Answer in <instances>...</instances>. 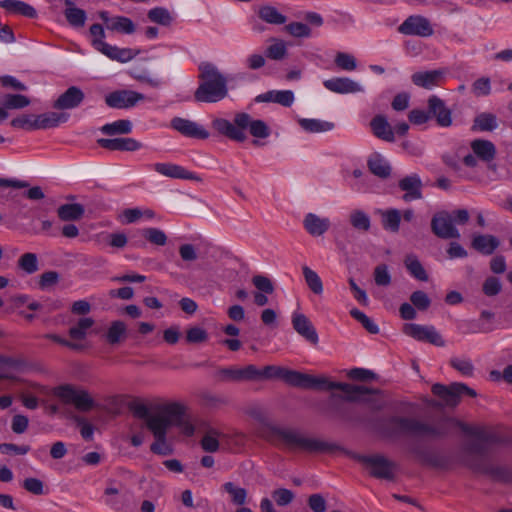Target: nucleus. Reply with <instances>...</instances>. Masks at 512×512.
<instances>
[{"mask_svg": "<svg viewBox=\"0 0 512 512\" xmlns=\"http://www.w3.org/2000/svg\"><path fill=\"white\" fill-rule=\"evenodd\" d=\"M387 427L396 433L432 439L446 436L459 428L472 438L463 447L467 466L497 480H512V466L496 463L491 459L493 447L499 442V437L482 427L470 426L451 417H442L436 422L427 423L400 416L390 417Z\"/></svg>", "mask_w": 512, "mask_h": 512, "instance_id": "obj_1", "label": "nucleus"}, {"mask_svg": "<svg viewBox=\"0 0 512 512\" xmlns=\"http://www.w3.org/2000/svg\"><path fill=\"white\" fill-rule=\"evenodd\" d=\"M264 379H282L288 385L302 389L341 390L344 395L333 394V397H339L348 402L366 401L364 396L374 392L365 386L334 382L326 377H315L276 365H267L261 369V380Z\"/></svg>", "mask_w": 512, "mask_h": 512, "instance_id": "obj_2", "label": "nucleus"}, {"mask_svg": "<svg viewBox=\"0 0 512 512\" xmlns=\"http://www.w3.org/2000/svg\"><path fill=\"white\" fill-rule=\"evenodd\" d=\"M212 127L221 135L236 142H244L247 139L245 133H249L255 138H267L270 135V128L260 119H253L248 113H237L233 122L224 118H216L212 121Z\"/></svg>", "mask_w": 512, "mask_h": 512, "instance_id": "obj_3", "label": "nucleus"}, {"mask_svg": "<svg viewBox=\"0 0 512 512\" xmlns=\"http://www.w3.org/2000/svg\"><path fill=\"white\" fill-rule=\"evenodd\" d=\"M198 70L200 83L194 92L195 101L216 103L227 97V79L213 63L201 62Z\"/></svg>", "mask_w": 512, "mask_h": 512, "instance_id": "obj_4", "label": "nucleus"}, {"mask_svg": "<svg viewBox=\"0 0 512 512\" xmlns=\"http://www.w3.org/2000/svg\"><path fill=\"white\" fill-rule=\"evenodd\" d=\"M271 434L273 440L283 442L290 449H299L310 453H332L337 449L335 444L305 437L302 433L293 429L273 427Z\"/></svg>", "mask_w": 512, "mask_h": 512, "instance_id": "obj_5", "label": "nucleus"}, {"mask_svg": "<svg viewBox=\"0 0 512 512\" xmlns=\"http://www.w3.org/2000/svg\"><path fill=\"white\" fill-rule=\"evenodd\" d=\"M171 426L183 427L188 435H192L194 432V427L185 421V414H179L176 420H173L172 417L168 420L159 417L153 418L148 423V429L155 438V442L151 445L152 452L160 455L168 454L166 435Z\"/></svg>", "mask_w": 512, "mask_h": 512, "instance_id": "obj_6", "label": "nucleus"}, {"mask_svg": "<svg viewBox=\"0 0 512 512\" xmlns=\"http://www.w3.org/2000/svg\"><path fill=\"white\" fill-rule=\"evenodd\" d=\"M131 409L136 417L145 420L144 426L147 428L149 421L153 418L168 420L172 417L176 420L179 414H185V407L176 402L160 405L154 413H151L145 404H135Z\"/></svg>", "mask_w": 512, "mask_h": 512, "instance_id": "obj_7", "label": "nucleus"}, {"mask_svg": "<svg viewBox=\"0 0 512 512\" xmlns=\"http://www.w3.org/2000/svg\"><path fill=\"white\" fill-rule=\"evenodd\" d=\"M360 462L369 472V475L376 478L392 479L397 477L398 466L381 455L360 456Z\"/></svg>", "mask_w": 512, "mask_h": 512, "instance_id": "obj_8", "label": "nucleus"}, {"mask_svg": "<svg viewBox=\"0 0 512 512\" xmlns=\"http://www.w3.org/2000/svg\"><path fill=\"white\" fill-rule=\"evenodd\" d=\"M55 395L65 404L74 405L79 411H89L95 405V402L88 391L75 388L71 385L58 387Z\"/></svg>", "mask_w": 512, "mask_h": 512, "instance_id": "obj_9", "label": "nucleus"}, {"mask_svg": "<svg viewBox=\"0 0 512 512\" xmlns=\"http://www.w3.org/2000/svg\"><path fill=\"white\" fill-rule=\"evenodd\" d=\"M403 35L430 37L434 34L433 26L428 18L422 15H410L397 28Z\"/></svg>", "mask_w": 512, "mask_h": 512, "instance_id": "obj_10", "label": "nucleus"}, {"mask_svg": "<svg viewBox=\"0 0 512 512\" xmlns=\"http://www.w3.org/2000/svg\"><path fill=\"white\" fill-rule=\"evenodd\" d=\"M432 232L441 239H458L460 232L453 223L452 215L447 211H440L431 219Z\"/></svg>", "mask_w": 512, "mask_h": 512, "instance_id": "obj_11", "label": "nucleus"}, {"mask_svg": "<svg viewBox=\"0 0 512 512\" xmlns=\"http://www.w3.org/2000/svg\"><path fill=\"white\" fill-rule=\"evenodd\" d=\"M404 332L406 335L418 341L428 342L438 347H443L445 345V341L442 336L433 326H423L414 323L405 324Z\"/></svg>", "mask_w": 512, "mask_h": 512, "instance_id": "obj_12", "label": "nucleus"}, {"mask_svg": "<svg viewBox=\"0 0 512 512\" xmlns=\"http://www.w3.org/2000/svg\"><path fill=\"white\" fill-rule=\"evenodd\" d=\"M145 99V95L133 90H117L105 97V103L110 108L128 109Z\"/></svg>", "mask_w": 512, "mask_h": 512, "instance_id": "obj_13", "label": "nucleus"}, {"mask_svg": "<svg viewBox=\"0 0 512 512\" xmlns=\"http://www.w3.org/2000/svg\"><path fill=\"white\" fill-rule=\"evenodd\" d=\"M170 125L174 130L188 138L205 140L210 136L202 125L186 118L174 117Z\"/></svg>", "mask_w": 512, "mask_h": 512, "instance_id": "obj_14", "label": "nucleus"}, {"mask_svg": "<svg viewBox=\"0 0 512 512\" xmlns=\"http://www.w3.org/2000/svg\"><path fill=\"white\" fill-rule=\"evenodd\" d=\"M430 119L434 118L440 127H450L452 125V111L446 106L445 102L436 95H432L427 100Z\"/></svg>", "mask_w": 512, "mask_h": 512, "instance_id": "obj_15", "label": "nucleus"}, {"mask_svg": "<svg viewBox=\"0 0 512 512\" xmlns=\"http://www.w3.org/2000/svg\"><path fill=\"white\" fill-rule=\"evenodd\" d=\"M291 322H292L293 329L301 337H303L306 341H308L312 345L318 344V342H319L318 333H317L314 325L312 324V322L306 315H304L302 313L294 312L292 314Z\"/></svg>", "mask_w": 512, "mask_h": 512, "instance_id": "obj_16", "label": "nucleus"}, {"mask_svg": "<svg viewBox=\"0 0 512 512\" xmlns=\"http://www.w3.org/2000/svg\"><path fill=\"white\" fill-rule=\"evenodd\" d=\"M456 383L451 385H443L436 383L432 386V393L437 396L442 402L430 401L429 405L439 407L442 405L455 407L459 403L458 389H455Z\"/></svg>", "mask_w": 512, "mask_h": 512, "instance_id": "obj_17", "label": "nucleus"}, {"mask_svg": "<svg viewBox=\"0 0 512 512\" xmlns=\"http://www.w3.org/2000/svg\"><path fill=\"white\" fill-rule=\"evenodd\" d=\"M85 99L84 92L77 86H70L53 103L58 110H71L79 107Z\"/></svg>", "mask_w": 512, "mask_h": 512, "instance_id": "obj_18", "label": "nucleus"}, {"mask_svg": "<svg viewBox=\"0 0 512 512\" xmlns=\"http://www.w3.org/2000/svg\"><path fill=\"white\" fill-rule=\"evenodd\" d=\"M153 169L166 177L174 178V179H184V180H196L200 181V177L196 174L186 170L184 167L172 164V163H155L153 165Z\"/></svg>", "mask_w": 512, "mask_h": 512, "instance_id": "obj_19", "label": "nucleus"}, {"mask_svg": "<svg viewBox=\"0 0 512 512\" xmlns=\"http://www.w3.org/2000/svg\"><path fill=\"white\" fill-rule=\"evenodd\" d=\"M323 85L329 91L338 94L357 93L363 91V88L359 83L347 77L327 79L323 82Z\"/></svg>", "mask_w": 512, "mask_h": 512, "instance_id": "obj_20", "label": "nucleus"}, {"mask_svg": "<svg viewBox=\"0 0 512 512\" xmlns=\"http://www.w3.org/2000/svg\"><path fill=\"white\" fill-rule=\"evenodd\" d=\"M399 188L406 193L403 200L408 202L422 198V181L417 174H411L402 178L398 183Z\"/></svg>", "mask_w": 512, "mask_h": 512, "instance_id": "obj_21", "label": "nucleus"}, {"mask_svg": "<svg viewBox=\"0 0 512 512\" xmlns=\"http://www.w3.org/2000/svg\"><path fill=\"white\" fill-rule=\"evenodd\" d=\"M97 143L110 151H136L142 148V144L133 138H100Z\"/></svg>", "mask_w": 512, "mask_h": 512, "instance_id": "obj_22", "label": "nucleus"}, {"mask_svg": "<svg viewBox=\"0 0 512 512\" xmlns=\"http://www.w3.org/2000/svg\"><path fill=\"white\" fill-rule=\"evenodd\" d=\"M499 239L491 234H474L472 236L471 247L482 255H492L499 247Z\"/></svg>", "mask_w": 512, "mask_h": 512, "instance_id": "obj_23", "label": "nucleus"}, {"mask_svg": "<svg viewBox=\"0 0 512 512\" xmlns=\"http://www.w3.org/2000/svg\"><path fill=\"white\" fill-rule=\"evenodd\" d=\"M99 16L109 30L118 31L124 34H131L135 31V25L128 17L116 16L110 18L107 11H101Z\"/></svg>", "mask_w": 512, "mask_h": 512, "instance_id": "obj_24", "label": "nucleus"}, {"mask_svg": "<svg viewBox=\"0 0 512 512\" xmlns=\"http://www.w3.org/2000/svg\"><path fill=\"white\" fill-rule=\"evenodd\" d=\"M370 127L373 135L378 139H381L386 142L395 141V134L393 128L389 124L387 118L384 115L378 114L375 117H373L372 120L370 121Z\"/></svg>", "mask_w": 512, "mask_h": 512, "instance_id": "obj_25", "label": "nucleus"}, {"mask_svg": "<svg viewBox=\"0 0 512 512\" xmlns=\"http://www.w3.org/2000/svg\"><path fill=\"white\" fill-rule=\"evenodd\" d=\"M303 226L312 236H322L330 227L328 218H321L314 213H308L303 220Z\"/></svg>", "mask_w": 512, "mask_h": 512, "instance_id": "obj_26", "label": "nucleus"}, {"mask_svg": "<svg viewBox=\"0 0 512 512\" xmlns=\"http://www.w3.org/2000/svg\"><path fill=\"white\" fill-rule=\"evenodd\" d=\"M443 77L441 70L421 71L416 72L411 76L413 84L418 87L425 89H431L439 85L440 80Z\"/></svg>", "mask_w": 512, "mask_h": 512, "instance_id": "obj_27", "label": "nucleus"}, {"mask_svg": "<svg viewBox=\"0 0 512 512\" xmlns=\"http://www.w3.org/2000/svg\"><path fill=\"white\" fill-rule=\"evenodd\" d=\"M0 7L9 13L21 15L31 19L37 16L36 9L21 0H1Z\"/></svg>", "mask_w": 512, "mask_h": 512, "instance_id": "obj_28", "label": "nucleus"}, {"mask_svg": "<svg viewBox=\"0 0 512 512\" xmlns=\"http://www.w3.org/2000/svg\"><path fill=\"white\" fill-rule=\"evenodd\" d=\"M69 115L66 113L47 112L35 116L34 126L38 129H49L57 127L61 123L68 120Z\"/></svg>", "mask_w": 512, "mask_h": 512, "instance_id": "obj_29", "label": "nucleus"}, {"mask_svg": "<svg viewBox=\"0 0 512 512\" xmlns=\"http://www.w3.org/2000/svg\"><path fill=\"white\" fill-rule=\"evenodd\" d=\"M256 102H274L284 107H290L294 102V94L291 90L268 91L256 97Z\"/></svg>", "mask_w": 512, "mask_h": 512, "instance_id": "obj_30", "label": "nucleus"}, {"mask_svg": "<svg viewBox=\"0 0 512 512\" xmlns=\"http://www.w3.org/2000/svg\"><path fill=\"white\" fill-rule=\"evenodd\" d=\"M256 12L259 19L271 25H282L287 21V17L284 14L269 4L260 5Z\"/></svg>", "mask_w": 512, "mask_h": 512, "instance_id": "obj_31", "label": "nucleus"}, {"mask_svg": "<svg viewBox=\"0 0 512 512\" xmlns=\"http://www.w3.org/2000/svg\"><path fill=\"white\" fill-rule=\"evenodd\" d=\"M367 166L372 174L386 179L391 174V167L387 160L379 153H373L369 156Z\"/></svg>", "mask_w": 512, "mask_h": 512, "instance_id": "obj_32", "label": "nucleus"}, {"mask_svg": "<svg viewBox=\"0 0 512 512\" xmlns=\"http://www.w3.org/2000/svg\"><path fill=\"white\" fill-rule=\"evenodd\" d=\"M63 3L66 6L64 15L67 22L76 28L83 27L87 19L86 12L83 9L75 7L72 0H63Z\"/></svg>", "mask_w": 512, "mask_h": 512, "instance_id": "obj_33", "label": "nucleus"}, {"mask_svg": "<svg viewBox=\"0 0 512 512\" xmlns=\"http://www.w3.org/2000/svg\"><path fill=\"white\" fill-rule=\"evenodd\" d=\"M498 127V120L496 115L489 112H482L478 114L471 126L473 132H490Z\"/></svg>", "mask_w": 512, "mask_h": 512, "instance_id": "obj_34", "label": "nucleus"}, {"mask_svg": "<svg viewBox=\"0 0 512 512\" xmlns=\"http://www.w3.org/2000/svg\"><path fill=\"white\" fill-rule=\"evenodd\" d=\"M471 149L477 157L487 162L493 160L496 154V148L489 140L475 139L471 142Z\"/></svg>", "mask_w": 512, "mask_h": 512, "instance_id": "obj_35", "label": "nucleus"}, {"mask_svg": "<svg viewBox=\"0 0 512 512\" xmlns=\"http://www.w3.org/2000/svg\"><path fill=\"white\" fill-rule=\"evenodd\" d=\"M85 209L79 203L63 204L58 207L57 214L62 221H76L83 217Z\"/></svg>", "mask_w": 512, "mask_h": 512, "instance_id": "obj_36", "label": "nucleus"}, {"mask_svg": "<svg viewBox=\"0 0 512 512\" xmlns=\"http://www.w3.org/2000/svg\"><path fill=\"white\" fill-rule=\"evenodd\" d=\"M404 265L412 277L419 281H428V274L416 255H407Z\"/></svg>", "mask_w": 512, "mask_h": 512, "instance_id": "obj_37", "label": "nucleus"}, {"mask_svg": "<svg viewBox=\"0 0 512 512\" xmlns=\"http://www.w3.org/2000/svg\"><path fill=\"white\" fill-rule=\"evenodd\" d=\"M94 325V320L91 317H83L78 322L69 328L68 334L73 340H84L88 334V330Z\"/></svg>", "mask_w": 512, "mask_h": 512, "instance_id": "obj_38", "label": "nucleus"}, {"mask_svg": "<svg viewBox=\"0 0 512 512\" xmlns=\"http://www.w3.org/2000/svg\"><path fill=\"white\" fill-rule=\"evenodd\" d=\"M351 226L359 232H368L371 228V219L367 213L362 210H353L349 215Z\"/></svg>", "mask_w": 512, "mask_h": 512, "instance_id": "obj_39", "label": "nucleus"}, {"mask_svg": "<svg viewBox=\"0 0 512 512\" xmlns=\"http://www.w3.org/2000/svg\"><path fill=\"white\" fill-rule=\"evenodd\" d=\"M299 125L310 133L327 132L334 128V123L319 119L303 118L299 120Z\"/></svg>", "mask_w": 512, "mask_h": 512, "instance_id": "obj_40", "label": "nucleus"}, {"mask_svg": "<svg viewBox=\"0 0 512 512\" xmlns=\"http://www.w3.org/2000/svg\"><path fill=\"white\" fill-rule=\"evenodd\" d=\"M131 131L132 123L130 120L126 119L117 120L101 127V132L109 136L116 134H129Z\"/></svg>", "mask_w": 512, "mask_h": 512, "instance_id": "obj_41", "label": "nucleus"}, {"mask_svg": "<svg viewBox=\"0 0 512 512\" xmlns=\"http://www.w3.org/2000/svg\"><path fill=\"white\" fill-rule=\"evenodd\" d=\"M303 276L309 289L316 295L323 293V283L319 275L308 266L302 267Z\"/></svg>", "mask_w": 512, "mask_h": 512, "instance_id": "obj_42", "label": "nucleus"}, {"mask_svg": "<svg viewBox=\"0 0 512 512\" xmlns=\"http://www.w3.org/2000/svg\"><path fill=\"white\" fill-rule=\"evenodd\" d=\"M401 214L397 209H389L382 213V226L385 230L398 232L400 228Z\"/></svg>", "mask_w": 512, "mask_h": 512, "instance_id": "obj_43", "label": "nucleus"}, {"mask_svg": "<svg viewBox=\"0 0 512 512\" xmlns=\"http://www.w3.org/2000/svg\"><path fill=\"white\" fill-rule=\"evenodd\" d=\"M141 235L151 244L164 246L167 243V235L159 228L149 227L141 230Z\"/></svg>", "mask_w": 512, "mask_h": 512, "instance_id": "obj_44", "label": "nucleus"}, {"mask_svg": "<svg viewBox=\"0 0 512 512\" xmlns=\"http://www.w3.org/2000/svg\"><path fill=\"white\" fill-rule=\"evenodd\" d=\"M18 268L24 271L26 274H33L38 271V258L35 253H24L18 259Z\"/></svg>", "mask_w": 512, "mask_h": 512, "instance_id": "obj_45", "label": "nucleus"}, {"mask_svg": "<svg viewBox=\"0 0 512 512\" xmlns=\"http://www.w3.org/2000/svg\"><path fill=\"white\" fill-rule=\"evenodd\" d=\"M30 104V99L21 94H7L3 99V107L6 109H21Z\"/></svg>", "mask_w": 512, "mask_h": 512, "instance_id": "obj_46", "label": "nucleus"}, {"mask_svg": "<svg viewBox=\"0 0 512 512\" xmlns=\"http://www.w3.org/2000/svg\"><path fill=\"white\" fill-rule=\"evenodd\" d=\"M148 18L150 21L163 26H169L173 20L170 12L164 7H155L149 10Z\"/></svg>", "mask_w": 512, "mask_h": 512, "instance_id": "obj_47", "label": "nucleus"}, {"mask_svg": "<svg viewBox=\"0 0 512 512\" xmlns=\"http://www.w3.org/2000/svg\"><path fill=\"white\" fill-rule=\"evenodd\" d=\"M223 490L231 496V501L235 505H243L246 502V490L234 485L233 482H226L223 485Z\"/></svg>", "mask_w": 512, "mask_h": 512, "instance_id": "obj_48", "label": "nucleus"}, {"mask_svg": "<svg viewBox=\"0 0 512 512\" xmlns=\"http://www.w3.org/2000/svg\"><path fill=\"white\" fill-rule=\"evenodd\" d=\"M350 315L355 319L357 320L358 322H360L362 324V326L371 334H378L379 333V327L378 325L371 319L369 318L365 313H363L362 311H360L359 309L357 308H353L352 310H350Z\"/></svg>", "mask_w": 512, "mask_h": 512, "instance_id": "obj_49", "label": "nucleus"}, {"mask_svg": "<svg viewBox=\"0 0 512 512\" xmlns=\"http://www.w3.org/2000/svg\"><path fill=\"white\" fill-rule=\"evenodd\" d=\"M220 433L215 429H209L201 440V446L206 452H216L219 449V437Z\"/></svg>", "mask_w": 512, "mask_h": 512, "instance_id": "obj_50", "label": "nucleus"}, {"mask_svg": "<svg viewBox=\"0 0 512 512\" xmlns=\"http://www.w3.org/2000/svg\"><path fill=\"white\" fill-rule=\"evenodd\" d=\"M459 328L464 334L488 333L493 330L492 326L480 324L476 320L463 321Z\"/></svg>", "mask_w": 512, "mask_h": 512, "instance_id": "obj_51", "label": "nucleus"}, {"mask_svg": "<svg viewBox=\"0 0 512 512\" xmlns=\"http://www.w3.org/2000/svg\"><path fill=\"white\" fill-rule=\"evenodd\" d=\"M271 497L278 506L284 507L293 502L295 494L289 489L278 488L272 491Z\"/></svg>", "mask_w": 512, "mask_h": 512, "instance_id": "obj_52", "label": "nucleus"}, {"mask_svg": "<svg viewBox=\"0 0 512 512\" xmlns=\"http://www.w3.org/2000/svg\"><path fill=\"white\" fill-rule=\"evenodd\" d=\"M274 43L267 47L266 56L272 60H281L287 54V47L284 41L273 39Z\"/></svg>", "mask_w": 512, "mask_h": 512, "instance_id": "obj_53", "label": "nucleus"}, {"mask_svg": "<svg viewBox=\"0 0 512 512\" xmlns=\"http://www.w3.org/2000/svg\"><path fill=\"white\" fill-rule=\"evenodd\" d=\"M450 365L464 376H472L474 371L473 363L468 358L452 357Z\"/></svg>", "mask_w": 512, "mask_h": 512, "instance_id": "obj_54", "label": "nucleus"}, {"mask_svg": "<svg viewBox=\"0 0 512 512\" xmlns=\"http://www.w3.org/2000/svg\"><path fill=\"white\" fill-rule=\"evenodd\" d=\"M126 333V325L122 321H114L107 332V341L110 344H116Z\"/></svg>", "mask_w": 512, "mask_h": 512, "instance_id": "obj_55", "label": "nucleus"}, {"mask_svg": "<svg viewBox=\"0 0 512 512\" xmlns=\"http://www.w3.org/2000/svg\"><path fill=\"white\" fill-rule=\"evenodd\" d=\"M335 64L342 70L353 71L357 67L356 59L353 55L338 52L335 56Z\"/></svg>", "mask_w": 512, "mask_h": 512, "instance_id": "obj_56", "label": "nucleus"}, {"mask_svg": "<svg viewBox=\"0 0 512 512\" xmlns=\"http://www.w3.org/2000/svg\"><path fill=\"white\" fill-rule=\"evenodd\" d=\"M179 255L183 262L192 263L199 258L198 248L191 243H184L179 246Z\"/></svg>", "mask_w": 512, "mask_h": 512, "instance_id": "obj_57", "label": "nucleus"}, {"mask_svg": "<svg viewBox=\"0 0 512 512\" xmlns=\"http://www.w3.org/2000/svg\"><path fill=\"white\" fill-rule=\"evenodd\" d=\"M285 31L297 38H307L311 36V29L308 25L301 22H291L285 26Z\"/></svg>", "mask_w": 512, "mask_h": 512, "instance_id": "obj_58", "label": "nucleus"}, {"mask_svg": "<svg viewBox=\"0 0 512 512\" xmlns=\"http://www.w3.org/2000/svg\"><path fill=\"white\" fill-rule=\"evenodd\" d=\"M373 275L376 285L386 287L391 284V275L386 264L377 265Z\"/></svg>", "mask_w": 512, "mask_h": 512, "instance_id": "obj_59", "label": "nucleus"}, {"mask_svg": "<svg viewBox=\"0 0 512 512\" xmlns=\"http://www.w3.org/2000/svg\"><path fill=\"white\" fill-rule=\"evenodd\" d=\"M217 374L221 381H232V382L243 381L241 368H237V367L222 368L218 371Z\"/></svg>", "mask_w": 512, "mask_h": 512, "instance_id": "obj_60", "label": "nucleus"}, {"mask_svg": "<svg viewBox=\"0 0 512 512\" xmlns=\"http://www.w3.org/2000/svg\"><path fill=\"white\" fill-rule=\"evenodd\" d=\"M410 301L414 307L421 311L427 310L431 304L428 295L421 290L413 292L410 296Z\"/></svg>", "mask_w": 512, "mask_h": 512, "instance_id": "obj_61", "label": "nucleus"}, {"mask_svg": "<svg viewBox=\"0 0 512 512\" xmlns=\"http://www.w3.org/2000/svg\"><path fill=\"white\" fill-rule=\"evenodd\" d=\"M502 289V284L497 277L490 276L483 283L482 290L486 296H495Z\"/></svg>", "mask_w": 512, "mask_h": 512, "instance_id": "obj_62", "label": "nucleus"}, {"mask_svg": "<svg viewBox=\"0 0 512 512\" xmlns=\"http://www.w3.org/2000/svg\"><path fill=\"white\" fill-rule=\"evenodd\" d=\"M253 285L262 293L272 294L274 292V286L272 281L263 275H255L252 278Z\"/></svg>", "mask_w": 512, "mask_h": 512, "instance_id": "obj_63", "label": "nucleus"}, {"mask_svg": "<svg viewBox=\"0 0 512 512\" xmlns=\"http://www.w3.org/2000/svg\"><path fill=\"white\" fill-rule=\"evenodd\" d=\"M472 91L476 96H487L491 92V82L488 77H481L472 84Z\"/></svg>", "mask_w": 512, "mask_h": 512, "instance_id": "obj_64", "label": "nucleus"}]
</instances>
